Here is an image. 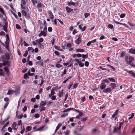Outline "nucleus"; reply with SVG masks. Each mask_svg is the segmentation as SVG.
<instances>
[{
    "label": "nucleus",
    "instance_id": "obj_11",
    "mask_svg": "<svg viewBox=\"0 0 135 135\" xmlns=\"http://www.w3.org/2000/svg\"><path fill=\"white\" fill-rule=\"evenodd\" d=\"M113 21H114V23H116V24H119L120 25H123L124 26L126 27H128V25L127 24H126L125 23H121L119 22H117V21H115L114 20Z\"/></svg>",
    "mask_w": 135,
    "mask_h": 135
},
{
    "label": "nucleus",
    "instance_id": "obj_63",
    "mask_svg": "<svg viewBox=\"0 0 135 135\" xmlns=\"http://www.w3.org/2000/svg\"><path fill=\"white\" fill-rule=\"evenodd\" d=\"M54 53L55 55L57 56H59L60 55V53L57 51H55Z\"/></svg>",
    "mask_w": 135,
    "mask_h": 135
},
{
    "label": "nucleus",
    "instance_id": "obj_4",
    "mask_svg": "<svg viewBox=\"0 0 135 135\" xmlns=\"http://www.w3.org/2000/svg\"><path fill=\"white\" fill-rule=\"evenodd\" d=\"M26 0H21V7L22 9H25V7L23 6V5H25L26 4Z\"/></svg>",
    "mask_w": 135,
    "mask_h": 135
},
{
    "label": "nucleus",
    "instance_id": "obj_6",
    "mask_svg": "<svg viewBox=\"0 0 135 135\" xmlns=\"http://www.w3.org/2000/svg\"><path fill=\"white\" fill-rule=\"evenodd\" d=\"M112 91L111 88L110 87L107 88L103 90V92L104 93H110Z\"/></svg>",
    "mask_w": 135,
    "mask_h": 135
},
{
    "label": "nucleus",
    "instance_id": "obj_32",
    "mask_svg": "<svg viewBox=\"0 0 135 135\" xmlns=\"http://www.w3.org/2000/svg\"><path fill=\"white\" fill-rule=\"evenodd\" d=\"M128 73L131 75L133 77H135V73H134L132 71H129L128 72Z\"/></svg>",
    "mask_w": 135,
    "mask_h": 135
},
{
    "label": "nucleus",
    "instance_id": "obj_10",
    "mask_svg": "<svg viewBox=\"0 0 135 135\" xmlns=\"http://www.w3.org/2000/svg\"><path fill=\"white\" fill-rule=\"evenodd\" d=\"M8 23L7 22H5L4 25L3 27V29L4 31L6 32H7V27L8 26Z\"/></svg>",
    "mask_w": 135,
    "mask_h": 135
},
{
    "label": "nucleus",
    "instance_id": "obj_23",
    "mask_svg": "<svg viewBox=\"0 0 135 135\" xmlns=\"http://www.w3.org/2000/svg\"><path fill=\"white\" fill-rule=\"evenodd\" d=\"M32 129V127L31 126H28L26 127V130L25 131V132H27L31 131Z\"/></svg>",
    "mask_w": 135,
    "mask_h": 135
},
{
    "label": "nucleus",
    "instance_id": "obj_26",
    "mask_svg": "<svg viewBox=\"0 0 135 135\" xmlns=\"http://www.w3.org/2000/svg\"><path fill=\"white\" fill-rule=\"evenodd\" d=\"M76 50L78 52H83L85 51V50L84 49H78Z\"/></svg>",
    "mask_w": 135,
    "mask_h": 135
},
{
    "label": "nucleus",
    "instance_id": "obj_49",
    "mask_svg": "<svg viewBox=\"0 0 135 135\" xmlns=\"http://www.w3.org/2000/svg\"><path fill=\"white\" fill-rule=\"evenodd\" d=\"M56 66L57 68H60L62 66V65H61L60 64H57L56 65Z\"/></svg>",
    "mask_w": 135,
    "mask_h": 135
},
{
    "label": "nucleus",
    "instance_id": "obj_1",
    "mask_svg": "<svg viewBox=\"0 0 135 135\" xmlns=\"http://www.w3.org/2000/svg\"><path fill=\"white\" fill-rule=\"evenodd\" d=\"M125 58L126 63L131 65L132 64V62L134 60L133 57L131 56H128L126 55L125 56Z\"/></svg>",
    "mask_w": 135,
    "mask_h": 135
},
{
    "label": "nucleus",
    "instance_id": "obj_38",
    "mask_svg": "<svg viewBox=\"0 0 135 135\" xmlns=\"http://www.w3.org/2000/svg\"><path fill=\"white\" fill-rule=\"evenodd\" d=\"M74 109L73 108H68V109H66L65 110H64L63 111V112H67L69 111L70 110H71V109Z\"/></svg>",
    "mask_w": 135,
    "mask_h": 135
},
{
    "label": "nucleus",
    "instance_id": "obj_58",
    "mask_svg": "<svg viewBox=\"0 0 135 135\" xmlns=\"http://www.w3.org/2000/svg\"><path fill=\"white\" fill-rule=\"evenodd\" d=\"M52 28L51 27H49L48 28V31L49 32H51L52 31Z\"/></svg>",
    "mask_w": 135,
    "mask_h": 135
},
{
    "label": "nucleus",
    "instance_id": "obj_25",
    "mask_svg": "<svg viewBox=\"0 0 135 135\" xmlns=\"http://www.w3.org/2000/svg\"><path fill=\"white\" fill-rule=\"evenodd\" d=\"M28 51L31 52L32 53H33L34 52V49L33 48L31 47H29L28 48Z\"/></svg>",
    "mask_w": 135,
    "mask_h": 135
},
{
    "label": "nucleus",
    "instance_id": "obj_61",
    "mask_svg": "<svg viewBox=\"0 0 135 135\" xmlns=\"http://www.w3.org/2000/svg\"><path fill=\"white\" fill-rule=\"evenodd\" d=\"M134 113H132L131 114V116L129 117V119H131L133 118L134 116Z\"/></svg>",
    "mask_w": 135,
    "mask_h": 135
},
{
    "label": "nucleus",
    "instance_id": "obj_36",
    "mask_svg": "<svg viewBox=\"0 0 135 135\" xmlns=\"http://www.w3.org/2000/svg\"><path fill=\"white\" fill-rule=\"evenodd\" d=\"M21 13L22 15L24 16H25L27 14L26 12L23 10L22 11Z\"/></svg>",
    "mask_w": 135,
    "mask_h": 135
},
{
    "label": "nucleus",
    "instance_id": "obj_31",
    "mask_svg": "<svg viewBox=\"0 0 135 135\" xmlns=\"http://www.w3.org/2000/svg\"><path fill=\"white\" fill-rule=\"evenodd\" d=\"M3 64H4V66H6V65H7L8 66H10V64L9 63V62L7 61H6Z\"/></svg>",
    "mask_w": 135,
    "mask_h": 135
},
{
    "label": "nucleus",
    "instance_id": "obj_42",
    "mask_svg": "<svg viewBox=\"0 0 135 135\" xmlns=\"http://www.w3.org/2000/svg\"><path fill=\"white\" fill-rule=\"evenodd\" d=\"M9 122H8L6 123L4 126L3 127L2 129H4L9 124Z\"/></svg>",
    "mask_w": 135,
    "mask_h": 135
},
{
    "label": "nucleus",
    "instance_id": "obj_24",
    "mask_svg": "<svg viewBox=\"0 0 135 135\" xmlns=\"http://www.w3.org/2000/svg\"><path fill=\"white\" fill-rule=\"evenodd\" d=\"M62 125V124L61 123H59L58 124V125L56 127V129L55 131V132H56L59 129V128L61 127Z\"/></svg>",
    "mask_w": 135,
    "mask_h": 135
},
{
    "label": "nucleus",
    "instance_id": "obj_64",
    "mask_svg": "<svg viewBox=\"0 0 135 135\" xmlns=\"http://www.w3.org/2000/svg\"><path fill=\"white\" fill-rule=\"evenodd\" d=\"M28 54V51L27 50H26L25 53L23 54V56L24 57H26Z\"/></svg>",
    "mask_w": 135,
    "mask_h": 135
},
{
    "label": "nucleus",
    "instance_id": "obj_19",
    "mask_svg": "<svg viewBox=\"0 0 135 135\" xmlns=\"http://www.w3.org/2000/svg\"><path fill=\"white\" fill-rule=\"evenodd\" d=\"M15 94L16 95H18L20 93V89L19 88H18L16 90H15Z\"/></svg>",
    "mask_w": 135,
    "mask_h": 135
},
{
    "label": "nucleus",
    "instance_id": "obj_40",
    "mask_svg": "<svg viewBox=\"0 0 135 135\" xmlns=\"http://www.w3.org/2000/svg\"><path fill=\"white\" fill-rule=\"evenodd\" d=\"M41 33L42 35L44 37H45L46 36V33L45 32V31H41Z\"/></svg>",
    "mask_w": 135,
    "mask_h": 135
},
{
    "label": "nucleus",
    "instance_id": "obj_9",
    "mask_svg": "<svg viewBox=\"0 0 135 135\" xmlns=\"http://www.w3.org/2000/svg\"><path fill=\"white\" fill-rule=\"evenodd\" d=\"M106 86L105 83H104V82H102L100 86V89L101 90H103L105 88Z\"/></svg>",
    "mask_w": 135,
    "mask_h": 135
},
{
    "label": "nucleus",
    "instance_id": "obj_54",
    "mask_svg": "<svg viewBox=\"0 0 135 135\" xmlns=\"http://www.w3.org/2000/svg\"><path fill=\"white\" fill-rule=\"evenodd\" d=\"M108 27L112 29L113 27V25L112 24H109L108 25Z\"/></svg>",
    "mask_w": 135,
    "mask_h": 135
},
{
    "label": "nucleus",
    "instance_id": "obj_47",
    "mask_svg": "<svg viewBox=\"0 0 135 135\" xmlns=\"http://www.w3.org/2000/svg\"><path fill=\"white\" fill-rule=\"evenodd\" d=\"M66 70L65 69H64V71L62 72V74H61V75L62 76L64 74H65L66 73Z\"/></svg>",
    "mask_w": 135,
    "mask_h": 135
},
{
    "label": "nucleus",
    "instance_id": "obj_37",
    "mask_svg": "<svg viewBox=\"0 0 135 135\" xmlns=\"http://www.w3.org/2000/svg\"><path fill=\"white\" fill-rule=\"evenodd\" d=\"M4 71L7 73H8L9 71L8 68L6 66H5L4 67Z\"/></svg>",
    "mask_w": 135,
    "mask_h": 135
},
{
    "label": "nucleus",
    "instance_id": "obj_18",
    "mask_svg": "<svg viewBox=\"0 0 135 135\" xmlns=\"http://www.w3.org/2000/svg\"><path fill=\"white\" fill-rule=\"evenodd\" d=\"M129 52L131 54H135V49L131 48L130 49Z\"/></svg>",
    "mask_w": 135,
    "mask_h": 135
},
{
    "label": "nucleus",
    "instance_id": "obj_15",
    "mask_svg": "<svg viewBox=\"0 0 135 135\" xmlns=\"http://www.w3.org/2000/svg\"><path fill=\"white\" fill-rule=\"evenodd\" d=\"M110 86L113 89H114L116 87V84L114 83H111Z\"/></svg>",
    "mask_w": 135,
    "mask_h": 135
},
{
    "label": "nucleus",
    "instance_id": "obj_3",
    "mask_svg": "<svg viewBox=\"0 0 135 135\" xmlns=\"http://www.w3.org/2000/svg\"><path fill=\"white\" fill-rule=\"evenodd\" d=\"M75 61L78 64L79 66L80 67H83L84 66V63L82 62L81 61H80L78 59H75Z\"/></svg>",
    "mask_w": 135,
    "mask_h": 135
},
{
    "label": "nucleus",
    "instance_id": "obj_35",
    "mask_svg": "<svg viewBox=\"0 0 135 135\" xmlns=\"http://www.w3.org/2000/svg\"><path fill=\"white\" fill-rule=\"evenodd\" d=\"M108 79L110 80V82H115V80L114 79L112 78H108Z\"/></svg>",
    "mask_w": 135,
    "mask_h": 135
},
{
    "label": "nucleus",
    "instance_id": "obj_12",
    "mask_svg": "<svg viewBox=\"0 0 135 135\" xmlns=\"http://www.w3.org/2000/svg\"><path fill=\"white\" fill-rule=\"evenodd\" d=\"M66 9L67 12L68 13H70L73 11V9L70 8L68 6H67L66 7Z\"/></svg>",
    "mask_w": 135,
    "mask_h": 135
},
{
    "label": "nucleus",
    "instance_id": "obj_30",
    "mask_svg": "<svg viewBox=\"0 0 135 135\" xmlns=\"http://www.w3.org/2000/svg\"><path fill=\"white\" fill-rule=\"evenodd\" d=\"M44 126L40 127L36 130V131H38L41 130L44 127Z\"/></svg>",
    "mask_w": 135,
    "mask_h": 135
},
{
    "label": "nucleus",
    "instance_id": "obj_22",
    "mask_svg": "<svg viewBox=\"0 0 135 135\" xmlns=\"http://www.w3.org/2000/svg\"><path fill=\"white\" fill-rule=\"evenodd\" d=\"M118 110H116L114 113L112 115V117L113 118H114L115 116L118 114Z\"/></svg>",
    "mask_w": 135,
    "mask_h": 135
},
{
    "label": "nucleus",
    "instance_id": "obj_59",
    "mask_svg": "<svg viewBox=\"0 0 135 135\" xmlns=\"http://www.w3.org/2000/svg\"><path fill=\"white\" fill-rule=\"evenodd\" d=\"M27 110V107L26 106H25L22 109V110L23 112H25Z\"/></svg>",
    "mask_w": 135,
    "mask_h": 135
},
{
    "label": "nucleus",
    "instance_id": "obj_57",
    "mask_svg": "<svg viewBox=\"0 0 135 135\" xmlns=\"http://www.w3.org/2000/svg\"><path fill=\"white\" fill-rule=\"evenodd\" d=\"M121 128H119V127L117 128H115L114 130V132H116L117 130H119Z\"/></svg>",
    "mask_w": 135,
    "mask_h": 135
},
{
    "label": "nucleus",
    "instance_id": "obj_20",
    "mask_svg": "<svg viewBox=\"0 0 135 135\" xmlns=\"http://www.w3.org/2000/svg\"><path fill=\"white\" fill-rule=\"evenodd\" d=\"M46 104V101H42L40 103V107H44L45 106Z\"/></svg>",
    "mask_w": 135,
    "mask_h": 135
},
{
    "label": "nucleus",
    "instance_id": "obj_34",
    "mask_svg": "<svg viewBox=\"0 0 135 135\" xmlns=\"http://www.w3.org/2000/svg\"><path fill=\"white\" fill-rule=\"evenodd\" d=\"M3 72V70L1 69H0V76H3L4 75V73Z\"/></svg>",
    "mask_w": 135,
    "mask_h": 135
},
{
    "label": "nucleus",
    "instance_id": "obj_50",
    "mask_svg": "<svg viewBox=\"0 0 135 135\" xmlns=\"http://www.w3.org/2000/svg\"><path fill=\"white\" fill-rule=\"evenodd\" d=\"M88 118V117H86V118H82L81 119V121L82 122H84V121H86L87 120Z\"/></svg>",
    "mask_w": 135,
    "mask_h": 135
},
{
    "label": "nucleus",
    "instance_id": "obj_52",
    "mask_svg": "<svg viewBox=\"0 0 135 135\" xmlns=\"http://www.w3.org/2000/svg\"><path fill=\"white\" fill-rule=\"evenodd\" d=\"M126 16V14L125 13L122 14L120 16V17L121 18H124Z\"/></svg>",
    "mask_w": 135,
    "mask_h": 135
},
{
    "label": "nucleus",
    "instance_id": "obj_21",
    "mask_svg": "<svg viewBox=\"0 0 135 135\" xmlns=\"http://www.w3.org/2000/svg\"><path fill=\"white\" fill-rule=\"evenodd\" d=\"M54 47L55 49L59 51H63L62 49L60 48V46H55Z\"/></svg>",
    "mask_w": 135,
    "mask_h": 135
},
{
    "label": "nucleus",
    "instance_id": "obj_48",
    "mask_svg": "<svg viewBox=\"0 0 135 135\" xmlns=\"http://www.w3.org/2000/svg\"><path fill=\"white\" fill-rule=\"evenodd\" d=\"M26 18L29 19L30 18V16L29 14H27L25 16Z\"/></svg>",
    "mask_w": 135,
    "mask_h": 135
},
{
    "label": "nucleus",
    "instance_id": "obj_44",
    "mask_svg": "<svg viewBox=\"0 0 135 135\" xmlns=\"http://www.w3.org/2000/svg\"><path fill=\"white\" fill-rule=\"evenodd\" d=\"M125 54V53L123 51L120 54V57H123L124 56Z\"/></svg>",
    "mask_w": 135,
    "mask_h": 135
},
{
    "label": "nucleus",
    "instance_id": "obj_5",
    "mask_svg": "<svg viewBox=\"0 0 135 135\" xmlns=\"http://www.w3.org/2000/svg\"><path fill=\"white\" fill-rule=\"evenodd\" d=\"M81 36L80 35H79L78 36V38L75 40L76 43L77 44H79L81 42Z\"/></svg>",
    "mask_w": 135,
    "mask_h": 135
},
{
    "label": "nucleus",
    "instance_id": "obj_33",
    "mask_svg": "<svg viewBox=\"0 0 135 135\" xmlns=\"http://www.w3.org/2000/svg\"><path fill=\"white\" fill-rule=\"evenodd\" d=\"M90 13H86L84 14V16L85 18H87L90 15Z\"/></svg>",
    "mask_w": 135,
    "mask_h": 135
},
{
    "label": "nucleus",
    "instance_id": "obj_16",
    "mask_svg": "<svg viewBox=\"0 0 135 135\" xmlns=\"http://www.w3.org/2000/svg\"><path fill=\"white\" fill-rule=\"evenodd\" d=\"M16 125L17 123L16 122H15L13 123L12 126L13 129L15 130H17V128H16Z\"/></svg>",
    "mask_w": 135,
    "mask_h": 135
},
{
    "label": "nucleus",
    "instance_id": "obj_28",
    "mask_svg": "<svg viewBox=\"0 0 135 135\" xmlns=\"http://www.w3.org/2000/svg\"><path fill=\"white\" fill-rule=\"evenodd\" d=\"M81 57L84 59H87L88 57V54L86 55L82 54L81 55Z\"/></svg>",
    "mask_w": 135,
    "mask_h": 135
},
{
    "label": "nucleus",
    "instance_id": "obj_56",
    "mask_svg": "<svg viewBox=\"0 0 135 135\" xmlns=\"http://www.w3.org/2000/svg\"><path fill=\"white\" fill-rule=\"evenodd\" d=\"M0 35L1 36H5V33L3 31L0 32Z\"/></svg>",
    "mask_w": 135,
    "mask_h": 135
},
{
    "label": "nucleus",
    "instance_id": "obj_45",
    "mask_svg": "<svg viewBox=\"0 0 135 135\" xmlns=\"http://www.w3.org/2000/svg\"><path fill=\"white\" fill-rule=\"evenodd\" d=\"M16 28L17 29L20 30L21 28L20 26L18 24H17L16 25Z\"/></svg>",
    "mask_w": 135,
    "mask_h": 135
},
{
    "label": "nucleus",
    "instance_id": "obj_39",
    "mask_svg": "<svg viewBox=\"0 0 135 135\" xmlns=\"http://www.w3.org/2000/svg\"><path fill=\"white\" fill-rule=\"evenodd\" d=\"M73 85V83L72 82L69 84V85L67 87L68 88V89L69 90L70 89L71 87Z\"/></svg>",
    "mask_w": 135,
    "mask_h": 135
},
{
    "label": "nucleus",
    "instance_id": "obj_7",
    "mask_svg": "<svg viewBox=\"0 0 135 135\" xmlns=\"http://www.w3.org/2000/svg\"><path fill=\"white\" fill-rule=\"evenodd\" d=\"M83 25V24H82L79 25V28L80 30H81L82 31H85L86 29V26H85L83 27V28L82 27V26Z\"/></svg>",
    "mask_w": 135,
    "mask_h": 135
},
{
    "label": "nucleus",
    "instance_id": "obj_2",
    "mask_svg": "<svg viewBox=\"0 0 135 135\" xmlns=\"http://www.w3.org/2000/svg\"><path fill=\"white\" fill-rule=\"evenodd\" d=\"M68 5L69 6H73L75 7L77 6L78 5V3L76 2L74 3L71 1V0L70 2H68Z\"/></svg>",
    "mask_w": 135,
    "mask_h": 135
},
{
    "label": "nucleus",
    "instance_id": "obj_62",
    "mask_svg": "<svg viewBox=\"0 0 135 135\" xmlns=\"http://www.w3.org/2000/svg\"><path fill=\"white\" fill-rule=\"evenodd\" d=\"M86 99L85 96L83 97H82L81 98V101L83 102H84L85 101Z\"/></svg>",
    "mask_w": 135,
    "mask_h": 135
},
{
    "label": "nucleus",
    "instance_id": "obj_27",
    "mask_svg": "<svg viewBox=\"0 0 135 135\" xmlns=\"http://www.w3.org/2000/svg\"><path fill=\"white\" fill-rule=\"evenodd\" d=\"M107 66L108 67H109V68H111L112 69V71H114L115 70V68L114 67L110 65L109 64H108V65H107Z\"/></svg>",
    "mask_w": 135,
    "mask_h": 135
},
{
    "label": "nucleus",
    "instance_id": "obj_17",
    "mask_svg": "<svg viewBox=\"0 0 135 135\" xmlns=\"http://www.w3.org/2000/svg\"><path fill=\"white\" fill-rule=\"evenodd\" d=\"M37 8H42L44 6V4L41 2L38 3L37 5Z\"/></svg>",
    "mask_w": 135,
    "mask_h": 135
},
{
    "label": "nucleus",
    "instance_id": "obj_8",
    "mask_svg": "<svg viewBox=\"0 0 135 135\" xmlns=\"http://www.w3.org/2000/svg\"><path fill=\"white\" fill-rule=\"evenodd\" d=\"M47 13H48L49 15V16L50 17V18L51 19L53 20L54 18V16L52 12L50 10H48L47 11Z\"/></svg>",
    "mask_w": 135,
    "mask_h": 135
},
{
    "label": "nucleus",
    "instance_id": "obj_53",
    "mask_svg": "<svg viewBox=\"0 0 135 135\" xmlns=\"http://www.w3.org/2000/svg\"><path fill=\"white\" fill-rule=\"evenodd\" d=\"M46 109V108L45 107H42L40 109V111L41 112L42 111L45 110Z\"/></svg>",
    "mask_w": 135,
    "mask_h": 135
},
{
    "label": "nucleus",
    "instance_id": "obj_29",
    "mask_svg": "<svg viewBox=\"0 0 135 135\" xmlns=\"http://www.w3.org/2000/svg\"><path fill=\"white\" fill-rule=\"evenodd\" d=\"M68 113H64L62 114L61 116V117L64 118L66 117L68 115Z\"/></svg>",
    "mask_w": 135,
    "mask_h": 135
},
{
    "label": "nucleus",
    "instance_id": "obj_51",
    "mask_svg": "<svg viewBox=\"0 0 135 135\" xmlns=\"http://www.w3.org/2000/svg\"><path fill=\"white\" fill-rule=\"evenodd\" d=\"M34 116L35 118H38L39 117L40 115L39 114L36 113L35 114Z\"/></svg>",
    "mask_w": 135,
    "mask_h": 135
},
{
    "label": "nucleus",
    "instance_id": "obj_46",
    "mask_svg": "<svg viewBox=\"0 0 135 135\" xmlns=\"http://www.w3.org/2000/svg\"><path fill=\"white\" fill-rule=\"evenodd\" d=\"M6 57L7 60H8L9 59L10 56L9 54L8 53L6 55Z\"/></svg>",
    "mask_w": 135,
    "mask_h": 135
},
{
    "label": "nucleus",
    "instance_id": "obj_43",
    "mask_svg": "<svg viewBox=\"0 0 135 135\" xmlns=\"http://www.w3.org/2000/svg\"><path fill=\"white\" fill-rule=\"evenodd\" d=\"M30 70L28 72V76H33L34 75V74L33 73H31L30 72Z\"/></svg>",
    "mask_w": 135,
    "mask_h": 135
},
{
    "label": "nucleus",
    "instance_id": "obj_13",
    "mask_svg": "<svg viewBox=\"0 0 135 135\" xmlns=\"http://www.w3.org/2000/svg\"><path fill=\"white\" fill-rule=\"evenodd\" d=\"M15 90H9L7 94V95H11L15 93Z\"/></svg>",
    "mask_w": 135,
    "mask_h": 135
},
{
    "label": "nucleus",
    "instance_id": "obj_14",
    "mask_svg": "<svg viewBox=\"0 0 135 135\" xmlns=\"http://www.w3.org/2000/svg\"><path fill=\"white\" fill-rule=\"evenodd\" d=\"M63 90H62L61 92H60V91H59V93H58V95L60 98H61V97H62L63 96Z\"/></svg>",
    "mask_w": 135,
    "mask_h": 135
},
{
    "label": "nucleus",
    "instance_id": "obj_60",
    "mask_svg": "<svg viewBox=\"0 0 135 135\" xmlns=\"http://www.w3.org/2000/svg\"><path fill=\"white\" fill-rule=\"evenodd\" d=\"M18 123L17 125L18 126H20L22 124V120H20L18 121Z\"/></svg>",
    "mask_w": 135,
    "mask_h": 135
},
{
    "label": "nucleus",
    "instance_id": "obj_41",
    "mask_svg": "<svg viewBox=\"0 0 135 135\" xmlns=\"http://www.w3.org/2000/svg\"><path fill=\"white\" fill-rule=\"evenodd\" d=\"M51 95H54L55 94V90L54 89H53V88H52V89L51 90Z\"/></svg>",
    "mask_w": 135,
    "mask_h": 135
},
{
    "label": "nucleus",
    "instance_id": "obj_55",
    "mask_svg": "<svg viewBox=\"0 0 135 135\" xmlns=\"http://www.w3.org/2000/svg\"><path fill=\"white\" fill-rule=\"evenodd\" d=\"M89 63L88 61H86L85 62V65L86 67H88L89 66Z\"/></svg>",
    "mask_w": 135,
    "mask_h": 135
}]
</instances>
